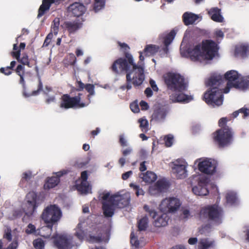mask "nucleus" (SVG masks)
Instances as JSON below:
<instances>
[{
    "instance_id": "39448f33",
    "label": "nucleus",
    "mask_w": 249,
    "mask_h": 249,
    "mask_svg": "<svg viewBox=\"0 0 249 249\" xmlns=\"http://www.w3.org/2000/svg\"><path fill=\"white\" fill-rule=\"evenodd\" d=\"M223 214V209L217 204H213L203 207L199 212V217L219 225L222 223Z\"/></svg>"
},
{
    "instance_id": "6e6552de",
    "label": "nucleus",
    "mask_w": 249,
    "mask_h": 249,
    "mask_svg": "<svg viewBox=\"0 0 249 249\" xmlns=\"http://www.w3.org/2000/svg\"><path fill=\"white\" fill-rule=\"evenodd\" d=\"M180 205L179 199L173 197L163 199L160 205L159 208L162 213H174L179 209Z\"/></svg>"
},
{
    "instance_id": "0eeeda50",
    "label": "nucleus",
    "mask_w": 249,
    "mask_h": 249,
    "mask_svg": "<svg viewBox=\"0 0 249 249\" xmlns=\"http://www.w3.org/2000/svg\"><path fill=\"white\" fill-rule=\"evenodd\" d=\"M81 95V93H78L77 96L71 97L67 94H64L61 97L60 107L68 109L74 107H85L86 104L80 102Z\"/></svg>"
},
{
    "instance_id": "37998d69",
    "label": "nucleus",
    "mask_w": 249,
    "mask_h": 249,
    "mask_svg": "<svg viewBox=\"0 0 249 249\" xmlns=\"http://www.w3.org/2000/svg\"><path fill=\"white\" fill-rule=\"evenodd\" d=\"M229 120L227 117L221 118L218 121V125L220 127V129L225 128L226 127H230L227 125V123Z\"/></svg>"
},
{
    "instance_id": "ea45409f",
    "label": "nucleus",
    "mask_w": 249,
    "mask_h": 249,
    "mask_svg": "<svg viewBox=\"0 0 249 249\" xmlns=\"http://www.w3.org/2000/svg\"><path fill=\"white\" fill-rule=\"evenodd\" d=\"M129 186L134 190L137 196L144 195V191L139 185L131 183L129 184Z\"/></svg>"
},
{
    "instance_id": "20e7f679",
    "label": "nucleus",
    "mask_w": 249,
    "mask_h": 249,
    "mask_svg": "<svg viewBox=\"0 0 249 249\" xmlns=\"http://www.w3.org/2000/svg\"><path fill=\"white\" fill-rule=\"evenodd\" d=\"M62 216L60 208L55 204H51L47 206L43 211L40 218L44 224L46 228L50 230V233L46 235H42L45 237H49L51 234L53 226H57Z\"/></svg>"
},
{
    "instance_id": "aec40b11",
    "label": "nucleus",
    "mask_w": 249,
    "mask_h": 249,
    "mask_svg": "<svg viewBox=\"0 0 249 249\" xmlns=\"http://www.w3.org/2000/svg\"><path fill=\"white\" fill-rule=\"evenodd\" d=\"M182 19L184 24L188 26L196 24L201 20V18L199 15L190 12H186L183 14Z\"/></svg>"
},
{
    "instance_id": "4468645a",
    "label": "nucleus",
    "mask_w": 249,
    "mask_h": 249,
    "mask_svg": "<svg viewBox=\"0 0 249 249\" xmlns=\"http://www.w3.org/2000/svg\"><path fill=\"white\" fill-rule=\"evenodd\" d=\"M209 179L207 177H202L199 178L198 184L193 187L192 191L196 195L200 196H207L209 194L207 188Z\"/></svg>"
},
{
    "instance_id": "09e8293b",
    "label": "nucleus",
    "mask_w": 249,
    "mask_h": 249,
    "mask_svg": "<svg viewBox=\"0 0 249 249\" xmlns=\"http://www.w3.org/2000/svg\"><path fill=\"white\" fill-rule=\"evenodd\" d=\"M85 88L89 93V95H93L94 94V86L93 85L87 84Z\"/></svg>"
},
{
    "instance_id": "423d86ee",
    "label": "nucleus",
    "mask_w": 249,
    "mask_h": 249,
    "mask_svg": "<svg viewBox=\"0 0 249 249\" xmlns=\"http://www.w3.org/2000/svg\"><path fill=\"white\" fill-rule=\"evenodd\" d=\"M234 132L231 127L218 129L213 133V140L220 148L229 146L232 142Z\"/></svg>"
},
{
    "instance_id": "f8f14e48",
    "label": "nucleus",
    "mask_w": 249,
    "mask_h": 249,
    "mask_svg": "<svg viewBox=\"0 0 249 249\" xmlns=\"http://www.w3.org/2000/svg\"><path fill=\"white\" fill-rule=\"evenodd\" d=\"M109 196L110 194L109 193H107L104 194L102 196V199L106 201L103 202L102 203V208L104 214L106 217H110L112 216L114 213L115 209L117 208V207H116V205L113 201H110Z\"/></svg>"
},
{
    "instance_id": "dca6fc26",
    "label": "nucleus",
    "mask_w": 249,
    "mask_h": 249,
    "mask_svg": "<svg viewBox=\"0 0 249 249\" xmlns=\"http://www.w3.org/2000/svg\"><path fill=\"white\" fill-rule=\"evenodd\" d=\"M198 168L203 173L212 175L215 172L216 165L213 160L206 159L199 162Z\"/></svg>"
},
{
    "instance_id": "680f3d73",
    "label": "nucleus",
    "mask_w": 249,
    "mask_h": 249,
    "mask_svg": "<svg viewBox=\"0 0 249 249\" xmlns=\"http://www.w3.org/2000/svg\"><path fill=\"white\" fill-rule=\"evenodd\" d=\"M81 182H88L87 181L88 178V173L87 171L82 172L81 174Z\"/></svg>"
},
{
    "instance_id": "338daca9",
    "label": "nucleus",
    "mask_w": 249,
    "mask_h": 249,
    "mask_svg": "<svg viewBox=\"0 0 249 249\" xmlns=\"http://www.w3.org/2000/svg\"><path fill=\"white\" fill-rule=\"evenodd\" d=\"M133 174V172L132 171H129L128 172H126L122 175V178L123 180H126L129 177L132 175Z\"/></svg>"
},
{
    "instance_id": "393cba45",
    "label": "nucleus",
    "mask_w": 249,
    "mask_h": 249,
    "mask_svg": "<svg viewBox=\"0 0 249 249\" xmlns=\"http://www.w3.org/2000/svg\"><path fill=\"white\" fill-rule=\"evenodd\" d=\"M166 116V110L164 108L158 107L154 110L152 115V119L156 121H160L164 120Z\"/></svg>"
},
{
    "instance_id": "864d4df0",
    "label": "nucleus",
    "mask_w": 249,
    "mask_h": 249,
    "mask_svg": "<svg viewBox=\"0 0 249 249\" xmlns=\"http://www.w3.org/2000/svg\"><path fill=\"white\" fill-rule=\"evenodd\" d=\"M43 90V84L41 82L40 79H39V82L38 85L37 89L36 90L33 91L32 93V95H36L38 94V93Z\"/></svg>"
},
{
    "instance_id": "6ab92c4d",
    "label": "nucleus",
    "mask_w": 249,
    "mask_h": 249,
    "mask_svg": "<svg viewBox=\"0 0 249 249\" xmlns=\"http://www.w3.org/2000/svg\"><path fill=\"white\" fill-rule=\"evenodd\" d=\"M178 29L175 28L171 30L169 33L164 35L163 37L164 47L162 48V52L161 53L162 55L167 54L168 53V46L174 40L177 33L178 32Z\"/></svg>"
},
{
    "instance_id": "a878e982",
    "label": "nucleus",
    "mask_w": 249,
    "mask_h": 249,
    "mask_svg": "<svg viewBox=\"0 0 249 249\" xmlns=\"http://www.w3.org/2000/svg\"><path fill=\"white\" fill-rule=\"evenodd\" d=\"M248 53H249V45L247 44H239L235 46V55L244 56Z\"/></svg>"
},
{
    "instance_id": "de8ad7c7",
    "label": "nucleus",
    "mask_w": 249,
    "mask_h": 249,
    "mask_svg": "<svg viewBox=\"0 0 249 249\" xmlns=\"http://www.w3.org/2000/svg\"><path fill=\"white\" fill-rule=\"evenodd\" d=\"M165 144L167 147L171 146L173 144V137L171 135H167L164 138Z\"/></svg>"
},
{
    "instance_id": "8fccbe9b",
    "label": "nucleus",
    "mask_w": 249,
    "mask_h": 249,
    "mask_svg": "<svg viewBox=\"0 0 249 249\" xmlns=\"http://www.w3.org/2000/svg\"><path fill=\"white\" fill-rule=\"evenodd\" d=\"M130 243L136 247H139L140 244L139 241L137 240V238L135 237L133 232L130 234Z\"/></svg>"
},
{
    "instance_id": "f257e3e1",
    "label": "nucleus",
    "mask_w": 249,
    "mask_h": 249,
    "mask_svg": "<svg viewBox=\"0 0 249 249\" xmlns=\"http://www.w3.org/2000/svg\"><path fill=\"white\" fill-rule=\"evenodd\" d=\"M205 85L209 89L204 93V100L208 105L219 106L223 104V93H229L231 88L247 89L249 87V80L248 79H208Z\"/></svg>"
},
{
    "instance_id": "c9c22d12",
    "label": "nucleus",
    "mask_w": 249,
    "mask_h": 249,
    "mask_svg": "<svg viewBox=\"0 0 249 249\" xmlns=\"http://www.w3.org/2000/svg\"><path fill=\"white\" fill-rule=\"evenodd\" d=\"M148 218L146 216L141 218L138 222V229L140 231H145L148 226Z\"/></svg>"
},
{
    "instance_id": "f03ea898",
    "label": "nucleus",
    "mask_w": 249,
    "mask_h": 249,
    "mask_svg": "<svg viewBox=\"0 0 249 249\" xmlns=\"http://www.w3.org/2000/svg\"><path fill=\"white\" fill-rule=\"evenodd\" d=\"M219 48L213 41L206 40L193 48H188L183 43L180 46L182 55L188 56L195 61L205 62L212 60L218 54Z\"/></svg>"
},
{
    "instance_id": "2eb2a0df",
    "label": "nucleus",
    "mask_w": 249,
    "mask_h": 249,
    "mask_svg": "<svg viewBox=\"0 0 249 249\" xmlns=\"http://www.w3.org/2000/svg\"><path fill=\"white\" fill-rule=\"evenodd\" d=\"M150 216L154 220L153 221L154 226L158 228L165 227L167 225L170 219L167 213H163L159 214L156 211H151Z\"/></svg>"
},
{
    "instance_id": "72a5a7b5",
    "label": "nucleus",
    "mask_w": 249,
    "mask_h": 249,
    "mask_svg": "<svg viewBox=\"0 0 249 249\" xmlns=\"http://www.w3.org/2000/svg\"><path fill=\"white\" fill-rule=\"evenodd\" d=\"M239 113H241L242 115L243 118L245 119L247 117L249 116V109L243 107L238 110L235 111L232 114V117L233 118H236Z\"/></svg>"
},
{
    "instance_id": "1a4fd4ad",
    "label": "nucleus",
    "mask_w": 249,
    "mask_h": 249,
    "mask_svg": "<svg viewBox=\"0 0 249 249\" xmlns=\"http://www.w3.org/2000/svg\"><path fill=\"white\" fill-rule=\"evenodd\" d=\"M25 201V214L31 216L36 212L39 204L36 193L34 191L29 192L26 196Z\"/></svg>"
},
{
    "instance_id": "c85d7f7f",
    "label": "nucleus",
    "mask_w": 249,
    "mask_h": 249,
    "mask_svg": "<svg viewBox=\"0 0 249 249\" xmlns=\"http://www.w3.org/2000/svg\"><path fill=\"white\" fill-rule=\"evenodd\" d=\"M54 2V0H43L42 4L40 6L38 10L37 17L38 18L41 17L45 11L48 10L50 7L51 4Z\"/></svg>"
},
{
    "instance_id": "4c0bfd02",
    "label": "nucleus",
    "mask_w": 249,
    "mask_h": 249,
    "mask_svg": "<svg viewBox=\"0 0 249 249\" xmlns=\"http://www.w3.org/2000/svg\"><path fill=\"white\" fill-rule=\"evenodd\" d=\"M66 25L70 32H74L81 27V24L77 22H67Z\"/></svg>"
},
{
    "instance_id": "ddd939ff",
    "label": "nucleus",
    "mask_w": 249,
    "mask_h": 249,
    "mask_svg": "<svg viewBox=\"0 0 249 249\" xmlns=\"http://www.w3.org/2000/svg\"><path fill=\"white\" fill-rule=\"evenodd\" d=\"M110 201H113L117 208H124L128 206L130 201V194L128 193L123 195L116 194L109 196Z\"/></svg>"
},
{
    "instance_id": "603ef678",
    "label": "nucleus",
    "mask_w": 249,
    "mask_h": 249,
    "mask_svg": "<svg viewBox=\"0 0 249 249\" xmlns=\"http://www.w3.org/2000/svg\"><path fill=\"white\" fill-rule=\"evenodd\" d=\"M35 231H36V227L32 224H29L28 225L27 228L25 231L26 233L28 234L33 233Z\"/></svg>"
},
{
    "instance_id": "c03bdc74",
    "label": "nucleus",
    "mask_w": 249,
    "mask_h": 249,
    "mask_svg": "<svg viewBox=\"0 0 249 249\" xmlns=\"http://www.w3.org/2000/svg\"><path fill=\"white\" fill-rule=\"evenodd\" d=\"M2 247L3 243L1 240H0V249H16L18 247V242L17 241L13 242L5 249H2Z\"/></svg>"
},
{
    "instance_id": "9b49d317",
    "label": "nucleus",
    "mask_w": 249,
    "mask_h": 249,
    "mask_svg": "<svg viewBox=\"0 0 249 249\" xmlns=\"http://www.w3.org/2000/svg\"><path fill=\"white\" fill-rule=\"evenodd\" d=\"M52 238L54 246L58 249H70L72 237L65 234L55 233Z\"/></svg>"
},
{
    "instance_id": "13d9d810",
    "label": "nucleus",
    "mask_w": 249,
    "mask_h": 249,
    "mask_svg": "<svg viewBox=\"0 0 249 249\" xmlns=\"http://www.w3.org/2000/svg\"><path fill=\"white\" fill-rule=\"evenodd\" d=\"M130 107L132 111L135 113L139 112L140 109L138 104L135 103H132L130 105Z\"/></svg>"
},
{
    "instance_id": "5701e85b",
    "label": "nucleus",
    "mask_w": 249,
    "mask_h": 249,
    "mask_svg": "<svg viewBox=\"0 0 249 249\" xmlns=\"http://www.w3.org/2000/svg\"><path fill=\"white\" fill-rule=\"evenodd\" d=\"M69 11L74 16L79 17L85 12L86 8L83 4L75 2L69 6Z\"/></svg>"
},
{
    "instance_id": "5fc2aeb1",
    "label": "nucleus",
    "mask_w": 249,
    "mask_h": 249,
    "mask_svg": "<svg viewBox=\"0 0 249 249\" xmlns=\"http://www.w3.org/2000/svg\"><path fill=\"white\" fill-rule=\"evenodd\" d=\"M214 36L216 38L221 39L223 38L224 35L221 30L216 29L214 31Z\"/></svg>"
},
{
    "instance_id": "cd10ccee",
    "label": "nucleus",
    "mask_w": 249,
    "mask_h": 249,
    "mask_svg": "<svg viewBox=\"0 0 249 249\" xmlns=\"http://www.w3.org/2000/svg\"><path fill=\"white\" fill-rule=\"evenodd\" d=\"M140 177L144 182L148 183L154 182L157 179V175L154 172L149 171L145 173H141Z\"/></svg>"
},
{
    "instance_id": "f3484780",
    "label": "nucleus",
    "mask_w": 249,
    "mask_h": 249,
    "mask_svg": "<svg viewBox=\"0 0 249 249\" xmlns=\"http://www.w3.org/2000/svg\"><path fill=\"white\" fill-rule=\"evenodd\" d=\"M67 173V171L64 170L55 173L56 176L47 178L44 185V188L49 190L55 187L60 182V178Z\"/></svg>"
},
{
    "instance_id": "69168bd1",
    "label": "nucleus",
    "mask_w": 249,
    "mask_h": 249,
    "mask_svg": "<svg viewBox=\"0 0 249 249\" xmlns=\"http://www.w3.org/2000/svg\"><path fill=\"white\" fill-rule=\"evenodd\" d=\"M12 70L10 69V67H6L5 68H2L0 69V71L1 73H3L6 75H8L11 73Z\"/></svg>"
},
{
    "instance_id": "412c9836",
    "label": "nucleus",
    "mask_w": 249,
    "mask_h": 249,
    "mask_svg": "<svg viewBox=\"0 0 249 249\" xmlns=\"http://www.w3.org/2000/svg\"><path fill=\"white\" fill-rule=\"evenodd\" d=\"M182 92H175L170 96V99L175 103H188L193 99L192 96Z\"/></svg>"
},
{
    "instance_id": "79ce46f5",
    "label": "nucleus",
    "mask_w": 249,
    "mask_h": 249,
    "mask_svg": "<svg viewBox=\"0 0 249 249\" xmlns=\"http://www.w3.org/2000/svg\"><path fill=\"white\" fill-rule=\"evenodd\" d=\"M140 127L142 131L147 132L148 130V122L145 119H141L139 120Z\"/></svg>"
},
{
    "instance_id": "3c124183",
    "label": "nucleus",
    "mask_w": 249,
    "mask_h": 249,
    "mask_svg": "<svg viewBox=\"0 0 249 249\" xmlns=\"http://www.w3.org/2000/svg\"><path fill=\"white\" fill-rule=\"evenodd\" d=\"M183 77L180 74L175 72H169L167 73V75L164 78H182Z\"/></svg>"
},
{
    "instance_id": "2f4dec72",
    "label": "nucleus",
    "mask_w": 249,
    "mask_h": 249,
    "mask_svg": "<svg viewBox=\"0 0 249 249\" xmlns=\"http://www.w3.org/2000/svg\"><path fill=\"white\" fill-rule=\"evenodd\" d=\"M214 241H210L208 239H203L200 241L198 244V249H208L213 247Z\"/></svg>"
},
{
    "instance_id": "7ed1b4c3",
    "label": "nucleus",
    "mask_w": 249,
    "mask_h": 249,
    "mask_svg": "<svg viewBox=\"0 0 249 249\" xmlns=\"http://www.w3.org/2000/svg\"><path fill=\"white\" fill-rule=\"evenodd\" d=\"M140 62L138 65L134 63L132 56L130 54L126 53L125 56L129 65H128L125 59L120 58L113 63L112 66V71L118 73L126 72V78H130L131 76H132V78H142L146 76L143 68L142 61L144 57L142 52H140Z\"/></svg>"
},
{
    "instance_id": "49530a36",
    "label": "nucleus",
    "mask_w": 249,
    "mask_h": 249,
    "mask_svg": "<svg viewBox=\"0 0 249 249\" xmlns=\"http://www.w3.org/2000/svg\"><path fill=\"white\" fill-rule=\"evenodd\" d=\"M32 173L30 171L26 172L22 174V177L21 182L25 181H28L32 178Z\"/></svg>"
},
{
    "instance_id": "b1692460",
    "label": "nucleus",
    "mask_w": 249,
    "mask_h": 249,
    "mask_svg": "<svg viewBox=\"0 0 249 249\" xmlns=\"http://www.w3.org/2000/svg\"><path fill=\"white\" fill-rule=\"evenodd\" d=\"M208 12L213 20L217 22H222L223 21L224 18L221 15L220 9L217 7L212 8Z\"/></svg>"
},
{
    "instance_id": "f704fd0d",
    "label": "nucleus",
    "mask_w": 249,
    "mask_h": 249,
    "mask_svg": "<svg viewBox=\"0 0 249 249\" xmlns=\"http://www.w3.org/2000/svg\"><path fill=\"white\" fill-rule=\"evenodd\" d=\"M226 202L230 205L235 204L237 201L236 194L232 192H230L226 195Z\"/></svg>"
},
{
    "instance_id": "6e6d98bb",
    "label": "nucleus",
    "mask_w": 249,
    "mask_h": 249,
    "mask_svg": "<svg viewBox=\"0 0 249 249\" xmlns=\"http://www.w3.org/2000/svg\"><path fill=\"white\" fill-rule=\"evenodd\" d=\"M119 142L122 147L126 146L127 145V141L125 140L124 135H120L119 136Z\"/></svg>"
},
{
    "instance_id": "473e14b6",
    "label": "nucleus",
    "mask_w": 249,
    "mask_h": 249,
    "mask_svg": "<svg viewBox=\"0 0 249 249\" xmlns=\"http://www.w3.org/2000/svg\"><path fill=\"white\" fill-rule=\"evenodd\" d=\"M169 186V184L166 181L163 179H160L156 183L155 187L158 191L162 192L167 189Z\"/></svg>"
},
{
    "instance_id": "774afa93",
    "label": "nucleus",
    "mask_w": 249,
    "mask_h": 249,
    "mask_svg": "<svg viewBox=\"0 0 249 249\" xmlns=\"http://www.w3.org/2000/svg\"><path fill=\"white\" fill-rule=\"evenodd\" d=\"M140 106H141L142 110H146L149 107L148 104L144 101H141L140 102Z\"/></svg>"
},
{
    "instance_id": "a211bd4d",
    "label": "nucleus",
    "mask_w": 249,
    "mask_h": 249,
    "mask_svg": "<svg viewBox=\"0 0 249 249\" xmlns=\"http://www.w3.org/2000/svg\"><path fill=\"white\" fill-rule=\"evenodd\" d=\"M105 230L101 227L94 228L89 235V241L92 243H99L104 239Z\"/></svg>"
},
{
    "instance_id": "4d7b16f0",
    "label": "nucleus",
    "mask_w": 249,
    "mask_h": 249,
    "mask_svg": "<svg viewBox=\"0 0 249 249\" xmlns=\"http://www.w3.org/2000/svg\"><path fill=\"white\" fill-rule=\"evenodd\" d=\"M3 238L6 239L8 241L12 240V236L11 234V230L10 229H7L3 235Z\"/></svg>"
},
{
    "instance_id": "bf43d9fd",
    "label": "nucleus",
    "mask_w": 249,
    "mask_h": 249,
    "mask_svg": "<svg viewBox=\"0 0 249 249\" xmlns=\"http://www.w3.org/2000/svg\"><path fill=\"white\" fill-rule=\"evenodd\" d=\"M149 84H150L152 89L154 91L157 92L159 90V88L157 87V86L156 84V82L154 80H153L152 79H150V80L149 81Z\"/></svg>"
},
{
    "instance_id": "052dcab7",
    "label": "nucleus",
    "mask_w": 249,
    "mask_h": 249,
    "mask_svg": "<svg viewBox=\"0 0 249 249\" xmlns=\"http://www.w3.org/2000/svg\"><path fill=\"white\" fill-rule=\"evenodd\" d=\"M34 246L35 248H38L39 249H42L44 246V243L42 241H35L34 242Z\"/></svg>"
},
{
    "instance_id": "a18cd8bd",
    "label": "nucleus",
    "mask_w": 249,
    "mask_h": 249,
    "mask_svg": "<svg viewBox=\"0 0 249 249\" xmlns=\"http://www.w3.org/2000/svg\"><path fill=\"white\" fill-rule=\"evenodd\" d=\"M75 235L80 240L82 241L85 237V234L83 230L79 229L78 228L76 231L75 233Z\"/></svg>"
},
{
    "instance_id": "a19ab883",
    "label": "nucleus",
    "mask_w": 249,
    "mask_h": 249,
    "mask_svg": "<svg viewBox=\"0 0 249 249\" xmlns=\"http://www.w3.org/2000/svg\"><path fill=\"white\" fill-rule=\"evenodd\" d=\"M94 9L96 12L102 9L105 5V0H94Z\"/></svg>"
},
{
    "instance_id": "7c9ffc66",
    "label": "nucleus",
    "mask_w": 249,
    "mask_h": 249,
    "mask_svg": "<svg viewBox=\"0 0 249 249\" xmlns=\"http://www.w3.org/2000/svg\"><path fill=\"white\" fill-rule=\"evenodd\" d=\"M159 50V47L155 45H147L143 53L146 55L150 56L155 54Z\"/></svg>"
},
{
    "instance_id": "0e129e2a",
    "label": "nucleus",
    "mask_w": 249,
    "mask_h": 249,
    "mask_svg": "<svg viewBox=\"0 0 249 249\" xmlns=\"http://www.w3.org/2000/svg\"><path fill=\"white\" fill-rule=\"evenodd\" d=\"M144 79H134V80H132V84H133V85L136 87L139 86L142 84L143 82V80Z\"/></svg>"
},
{
    "instance_id": "4be33fe9",
    "label": "nucleus",
    "mask_w": 249,
    "mask_h": 249,
    "mask_svg": "<svg viewBox=\"0 0 249 249\" xmlns=\"http://www.w3.org/2000/svg\"><path fill=\"white\" fill-rule=\"evenodd\" d=\"M172 170L173 173L178 179H183L187 177V170L184 165L174 164Z\"/></svg>"
},
{
    "instance_id": "c756f323",
    "label": "nucleus",
    "mask_w": 249,
    "mask_h": 249,
    "mask_svg": "<svg viewBox=\"0 0 249 249\" xmlns=\"http://www.w3.org/2000/svg\"><path fill=\"white\" fill-rule=\"evenodd\" d=\"M77 190L81 194H87L91 189L89 182H81L76 186Z\"/></svg>"
},
{
    "instance_id": "e433bc0d",
    "label": "nucleus",
    "mask_w": 249,
    "mask_h": 249,
    "mask_svg": "<svg viewBox=\"0 0 249 249\" xmlns=\"http://www.w3.org/2000/svg\"><path fill=\"white\" fill-rule=\"evenodd\" d=\"M243 75L235 70H231L227 71L224 74V78H239Z\"/></svg>"
},
{
    "instance_id": "bb28decb",
    "label": "nucleus",
    "mask_w": 249,
    "mask_h": 249,
    "mask_svg": "<svg viewBox=\"0 0 249 249\" xmlns=\"http://www.w3.org/2000/svg\"><path fill=\"white\" fill-rule=\"evenodd\" d=\"M13 50L14 51L13 52V55L18 61H19L22 64L29 65V63L27 55L26 54L23 55L21 59L19 60L20 57V50H18L17 44H15L13 46Z\"/></svg>"
},
{
    "instance_id": "e2e57ef3",
    "label": "nucleus",
    "mask_w": 249,
    "mask_h": 249,
    "mask_svg": "<svg viewBox=\"0 0 249 249\" xmlns=\"http://www.w3.org/2000/svg\"><path fill=\"white\" fill-rule=\"evenodd\" d=\"M132 152V149L130 147H128L125 149L122 150V153L124 157L130 154Z\"/></svg>"
},
{
    "instance_id": "9d476101",
    "label": "nucleus",
    "mask_w": 249,
    "mask_h": 249,
    "mask_svg": "<svg viewBox=\"0 0 249 249\" xmlns=\"http://www.w3.org/2000/svg\"><path fill=\"white\" fill-rule=\"evenodd\" d=\"M168 89L175 92H182L187 90L188 83L185 79H164Z\"/></svg>"
},
{
    "instance_id": "58836bf2",
    "label": "nucleus",
    "mask_w": 249,
    "mask_h": 249,
    "mask_svg": "<svg viewBox=\"0 0 249 249\" xmlns=\"http://www.w3.org/2000/svg\"><path fill=\"white\" fill-rule=\"evenodd\" d=\"M212 226L210 224L202 225L199 229V232L201 234H206L211 232Z\"/></svg>"
}]
</instances>
